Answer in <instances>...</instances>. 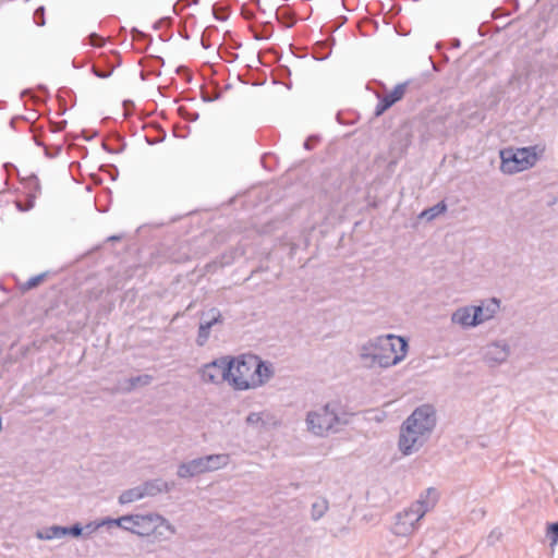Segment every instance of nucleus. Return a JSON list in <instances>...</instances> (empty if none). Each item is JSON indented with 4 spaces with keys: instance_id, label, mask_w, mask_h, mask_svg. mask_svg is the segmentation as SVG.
<instances>
[{
    "instance_id": "obj_18",
    "label": "nucleus",
    "mask_w": 558,
    "mask_h": 558,
    "mask_svg": "<svg viewBox=\"0 0 558 558\" xmlns=\"http://www.w3.org/2000/svg\"><path fill=\"white\" fill-rule=\"evenodd\" d=\"M447 210V205L444 201L437 203L436 205L423 210L420 214V218L425 219L427 221L434 220L439 215L444 214Z\"/></svg>"
},
{
    "instance_id": "obj_41",
    "label": "nucleus",
    "mask_w": 558,
    "mask_h": 558,
    "mask_svg": "<svg viewBox=\"0 0 558 558\" xmlns=\"http://www.w3.org/2000/svg\"><path fill=\"white\" fill-rule=\"evenodd\" d=\"M132 34H133V38H134V39H140V38H144V37H146V35H145L144 33H142L141 31H138V29H136V28H134V29L132 31Z\"/></svg>"
},
{
    "instance_id": "obj_13",
    "label": "nucleus",
    "mask_w": 558,
    "mask_h": 558,
    "mask_svg": "<svg viewBox=\"0 0 558 558\" xmlns=\"http://www.w3.org/2000/svg\"><path fill=\"white\" fill-rule=\"evenodd\" d=\"M143 495L144 497H154L161 493H169L173 489L174 483L173 482H167L161 478H155L150 481H146L142 485Z\"/></svg>"
},
{
    "instance_id": "obj_5",
    "label": "nucleus",
    "mask_w": 558,
    "mask_h": 558,
    "mask_svg": "<svg viewBox=\"0 0 558 558\" xmlns=\"http://www.w3.org/2000/svg\"><path fill=\"white\" fill-rule=\"evenodd\" d=\"M537 146L521 148H504L500 150V170L507 174H513L532 168L538 160Z\"/></svg>"
},
{
    "instance_id": "obj_24",
    "label": "nucleus",
    "mask_w": 558,
    "mask_h": 558,
    "mask_svg": "<svg viewBox=\"0 0 558 558\" xmlns=\"http://www.w3.org/2000/svg\"><path fill=\"white\" fill-rule=\"evenodd\" d=\"M246 423L251 426H264L265 425V421L263 418V413L260 412H251L247 416H246Z\"/></svg>"
},
{
    "instance_id": "obj_9",
    "label": "nucleus",
    "mask_w": 558,
    "mask_h": 558,
    "mask_svg": "<svg viewBox=\"0 0 558 558\" xmlns=\"http://www.w3.org/2000/svg\"><path fill=\"white\" fill-rule=\"evenodd\" d=\"M230 375H232V361L227 356L216 359L201 369L204 383L220 384L225 380L230 383Z\"/></svg>"
},
{
    "instance_id": "obj_10",
    "label": "nucleus",
    "mask_w": 558,
    "mask_h": 558,
    "mask_svg": "<svg viewBox=\"0 0 558 558\" xmlns=\"http://www.w3.org/2000/svg\"><path fill=\"white\" fill-rule=\"evenodd\" d=\"M510 354L511 347L505 339L492 341L483 348V360L489 367L506 363Z\"/></svg>"
},
{
    "instance_id": "obj_46",
    "label": "nucleus",
    "mask_w": 558,
    "mask_h": 558,
    "mask_svg": "<svg viewBox=\"0 0 558 558\" xmlns=\"http://www.w3.org/2000/svg\"><path fill=\"white\" fill-rule=\"evenodd\" d=\"M202 98H203V100H204V101H206V102H208V101H213V100H214V98L208 97V96H206V95H204V94H203ZM217 98H218V97H215V99H217Z\"/></svg>"
},
{
    "instance_id": "obj_39",
    "label": "nucleus",
    "mask_w": 558,
    "mask_h": 558,
    "mask_svg": "<svg viewBox=\"0 0 558 558\" xmlns=\"http://www.w3.org/2000/svg\"><path fill=\"white\" fill-rule=\"evenodd\" d=\"M170 24L171 23V19L170 17H163L161 20H159L158 22L155 23V28H160L162 26V24Z\"/></svg>"
},
{
    "instance_id": "obj_35",
    "label": "nucleus",
    "mask_w": 558,
    "mask_h": 558,
    "mask_svg": "<svg viewBox=\"0 0 558 558\" xmlns=\"http://www.w3.org/2000/svg\"><path fill=\"white\" fill-rule=\"evenodd\" d=\"M89 41L92 46L101 47L104 45V38L93 33L89 35Z\"/></svg>"
},
{
    "instance_id": "obj_36",
    "label": "nucleus",
    "mask_w": 558,
    "mask_h": 558,
    "mask_svg": "<svg viewBox=\"0 0 558 558\" xmlns=\"http://www.w3.org/2000/svg\"><path fill=\"white\" fill-rule=\"evenodd\" d=\"M500 536H501V532L499 530H493L487 537V543L489 545H493V544H495V542H497L500 538Z\"/></svg>"
},
{
    "instance_id": "obj_33",
    "label": "nucleus",
    "mask_w": 558,
    "mask_h": 558,
    "mask_svg": "<svg viewBox=\"0 0 558 558\" xmlns=\"http://www.w3.org/2000/svg\"><path fill=\"white\" fill-rule=\"evenodd\" d=\"M388 109L389 107L383 101V98L378 96V102L374 111L375 117H380Z\"/></svg>"
},
{
    "instance_id": "obj_15",
    "label": "nucleus",
    "mask_w": 558,
    "mask_h": 558,
    "mask_svg": "<svg viewBox=\"0 0 558 558\" xmlns=\"http://www.w3.org/2000/svg\"><path fill=\"white\" fill-rule=\"evenodd\" d=\"M65 536V526L51 525L48 527L40 529L36 532V537L41 541H51L54 538H61Z\"/></svg>"
},
{
    "instance_id": "obj_29",
    "label": "nucleus",
    "mask_w": 558,
    "mask_h": 558,
    "mask_svg": "<svg viewBox=\"0 0 558 558\" xmlns=\"http://www.w3.org/2000/svg\"><path fill=\"white\" fill-rule=\"evenodd\" d=\"M34 21L38 26L45 25L46 22H45V8L44 7H39L35 10Z\"/></svg>"
},
{
    "instance_id": "obj_31",
    "label": "nucleus",
    "mask_w": 558,
    "mask_h": 558,
    "mask_svg": "<svg viewBox=\"0 0 558 558\" xmlns=\"http://www.w3.org/2000/svg\"><path fill=\"white\" fill-rule=\"evenodd\" d=\"M276 17L279 22H283V21H287L286 22V26L287 27H292L295 23L293 16L290 14V13H286L284 15H280L278 12L276 13Z\"/></svg>"
},
{
    "instance_id": "obj_12",
    "label": "nucleus",
    "mask_w": 558,
    "mask_h": 558,
    "mask_svg": "<svg viewBox=\"0 0 558 558\" xmlns=\"http://www.w3.org/2000/svg\"><path fill=\"white\" fill-rule=\"evenodd\" d=\"M208 472L203 457L179 464L177 475L180 478H190Z\"/></svg>"
},
{
    "instance_id": "obj_28",
    "label": "nucleus",
    "mask_w": 558,
    "mask_h": 558,
    "mask_svg": "<svg viewBox=\"0 0 558 558\" xmlns=\"http://www.w3.org/2000/svg\"><path fill=\"white\" fill-rule=\"evenodd\" d=\"M45 276V274H40L29 278L24 284L25 289H33L37 287L44 280Z\"/></svg>"
},
{
    "instance_id": "obj_49",
    "label": "nucleus",
    "mask_w": 558,
    "mask_h": 558,
    "mask_svg": "<svg viewBox=\"0 0 558 558\" xmlns=\"http://www.w3.org/2000/svg\"><path fill=\"white\" fill-rule=\"evenodd\" d=\"M28 93H29V90H23L22 96H24L25 94H28Z\"/></svg>"
},
{
    "instance_id": "obj_3",
    "label": "nucleus",
    "mask_w": 558,
    "mask_h": 558,
    "mask_svg": "<svg viewBox=\"0 0 558 558\" xmlns=\"http://www.w3.org/2000/svg\"><path fill=\"white\" fill-rule=\"evenodd\" d=\"M232 361L230 384L238 390H247L263 386L274 372L270 364L253 354H244Z\"/></svg>"
},
{
    "instance_id": "obj_16",
    "label": "nucleus",
    "mask_w": 558,
    "mask_h": 558,
    "mask_svg": "<svg viewBox=\"0 0 558 558\" xmlns=\"http://www.w3.org/2000/svg\"><path fill=\"white\" fill-rule=\"evenodd\" d=\"M408 83H400L395 86V88L384 96H380L383 98V101L390 108L396 102L401 100L407 92Z\"/></svg>"
},
{
    "instance_id": "obj_34",
    "label": "nucleus",
    "mask_w": 558,
    "mask_h": 558,
    "mask_svg": "<svg viewBox=\"0 0 558 558\" xmlns=\"http://www.w3.org/2000/svg\"><path fill=\"white\" fill-rule=\"evenodd\" d=\"M179 110H180V112H181V116H182L185 120H187V121L194 122V121L198 120V118H199V113H198V112H196V111L189 112V111H186V110H185V109H183V108H180Z\"/></svg>"
},
{
    "instance_id": "obj_14",
    "label": "nucleus",
    "mask_w": 558,
    "mask_h": 558,
    "mask_svg": "<svg viewBox=\"0 0 558 558\" xmlns=\"http://www.w3.org/2000/svg\"><path fill=\"white\" fill-rule=\"evenodd\" d=\"M208 472L217 471L229 464L230 457L226 453L208 454L203 457Z\"/></svg>"
},
{
    "instance_id": "obj_7",
    "label": "nucleus",
    "mask_w": 558,
    "mask_h": 558,
    "mask_svg": "<svg viewBox=\"0 0 558 558\" xmlns=\"http://www.w3.org/2000/svg\"><path fill=\"white\" fill-rule=\"evenodd\" d=\"M429 507L428 501L424 499L416 500L409 508L396 514L391 532L397 536H408L412 534L416 530L418 521L425 515Z\"/></svg>"
},
{
    "instance_id": "obj_45",
    "label": "nucleus",
    "mask_w": 558,
    "mask_h": 558,
    "mask_svg": "<svg viewBox=\"0 0 558 558\" xmlns=\"http://www.w3.org/2000/svg\"><path fill=\"white\" fill-rule=\"evenodd\" d=\"M34 141H35L37 146H41V147L45 148L46 145L38 137L34 136Z\"/></svg>"
},
{
    "instance_id": "obj_42",
    "label": "nucleus",
    "mask_w": 558,
    "mask_h": 558,
    "mask_svg": "<svg viewBox=\"0 0 558 558\" xmlns=\"http://www.w3.org/2000/svg\"><path fill=\"white\" fill-rule=\"evenodd\" d=\"M132 34H133V38H134V39H140V38H144V37H146V35H145L144 33H142L141 31H138V29H136V28H134V29L132 31Z\"/></svg>"
},
{
    "instance_id": "obj_40",
    "label": "nucleus",
    "mask_w": 558,
    "mask_h": 558,
    "mask_svg": "<svg viewBox=\"0 0 558 558\" xmlns=\"http://www.w3.org/2000/svg\"><path fill=\"white\" fill-rule=\"evenodd\" d=\"M269 25H270L269 23L265 24V26H264V32H265V34H264L263 36L255 35V38H256V39H266V38H269L270 33H268V29H267V27H268Z\"/></svg>"
},
{
    "instance_id": "obj_6",
    "label": "nucleus",
    "mask_w": 558,
    "mask_h": 558,
    "mask_svg": "<svg viewBox=\"0 0 558 558\" xmlns=\"http://www.w3.org/2000/svg\"><path fill=\"white\" fill-rule=\"evenodd\" d=\"M499 300L493 298L487 304V311L489 312L487 314H484L483 306L470 305L459 307L451 314V322L464 329L476 327L493 318L499 310Z\"/></svg>"
},
{
    "instance_id": "obj_47",
    "label": "nucleus",
    "mask_w": 558,
    "mask_h": 558,
    "mask_svg": "<svg viewBox=\"0 0 558 558\" xmlns=\"http://www.w3.org/2000/svg\"><path fill=\"white\" fill-rule=\"evenodd\" d=\"M435 493H436V490L434 488H428L427 489V494H435Z\"/></svg>"
},
{
    "instance_id": "obj_1",
    "label": "nucleus",
    "mask_w": 558,
    "mask_h": 558,
    "mask_svg": "<svg viewBox=\"0 0 558 558\" xmlns=\"http://www.w3.org/2000/svg\"><path fill=\"white\" fill-rule=\"evenodd\" d=\"M436 422V410L432 404L417 407L401 425L400 451L405 456L416 452L432 435Z\"/></svg>"
},
{
    "instance_id": "obj_51",
    "label": "nucleus",
    "mask_w": 558,
    "mask_h": 558,
    "mask_svg": "<svg viewBox=\"0 0 558 558\" xmlns=\"http://www.w3.org/2000/svg\"><path fill=\"white\" fill-rule=\"evenodd\" d=\"M252 2L259 4V0H252Z\"/></svg>"
},
{
    "instance_id": "obj_26",
    "label": "nucleus",
    "mask_w": 558,
    "mask_h": 558,
    "mask_svg": "<svg viewBox=\"0 0 558 558\" xmlns=\"http://www.w3.org/2000/svg\"><path fill=\"white\" fill-rule=\"evenodd\" d=\"M213 14L217 21H226L229 17L228 9L225 7H218L217 4L213 7Z\"/></svg>"
},
{
    "instance_id": "obj_23",
    "label": "nucleus",
    "mask_w": 558,
    "mask_h": 558,
    "mask_svg": "<svg viewBox=\"0 0 558 558\" xmlns=\"http://www.w3.org/2000/svg\"><path fill=\"white\" fill-rule=\"evenodd\" d=\"M105 525H107L106 518L100 520V521L88 522L85 526H83V529H84V537L85 538L89 537L98 529H100L101 526H105Z\"/></svg>"
},
{
    "instance_id": "obj_53",
    "label": "nucleus",
    "mask_w": 558,
    "mask_h": 558,
    "mask_svg": "<svg viewBox=\"0 0 558 558\" xmlns=\"http://www.w3.org/2000/svg\"><path fill=\"white\" fill-rule=\"evenodd\" d=\"M202 45H203L205 48H207V46L205 45L204 39H202Z\"/></svg>"
},
{
    "instance_id": "obj_4",
    "label": "nucleus",
    "mask_w": 558,
    "mask_h": 558,
    "mask_svg": "<svg viewBox=\"0 0 558 558\" xmlns=\"http://www.w3.org/2000/svg\"><path fill=\"white\" fill-rule=\"evenodd\" d=\"M348 423L347 414L338 402H328L306 415L307 429L320 437L338 432Z\"/></svg>"
},
{
    "instance_id": "obj_32",
    "label": "nucleus",
    "mask_w": 558,
    "mask_h": 558,
    "mask_svg": "<svg viewBox=\"0 0 558 558\" xmlns=\"http://www.w3.org/2000/svg\"><path fill=\"white\" fill-rule=\"evenodd\" d=\"M61 150H62L61 145L53 146L52 148L45 146V155L49 158L57 157L61 153Z\"/></svg>"
},
{
    "instance_id": "obj_2",
    "label": "nucleus",
    "mask_w": 558,
    "mask_h": 558,
    "mask_svg": "<svg viewBox=\"0 0 558 558\" xmlns=\"http://www.w3.org/2000/svg\"><path fill=\"white\" fill-rule=\"evenodd\" d=\"M407 352L408 341L403 337L386 335L363 343L360 348V357L366 367L387 368L400 363Z\"/></svg>"
},
{
    "instance_id": "obj_30",
    "label": "nucleus",
    "mask_w": 558,
    "mask_h": 558,
    "mask_svg": "<svg viewBox=\"0 0 558 558\" xmlns=\"http://www.w3.org/2000/svg\"><path fill=\"white\" fill-rule=\"evenodd\" d=\"M92 72L94 73V75H96L99 78H107V77L111 76V74L113 72V68H111L109 70H100L97 65H93Z\"/></svg>"
},
{
    "instance_id": "obj_37",
    "label": "nucleus",
    "mask_w": 558,
    "mask_h": 558,
    "mask_svg": "<svg viewBox=\"0 0 558 558\" xmlns=\"http://www.w3.org/2000/svg\"><path fill=\"white\" fill-rule=\"evenodd\" d=\"M165 532H167V531L163 527H159L157 530V532H153L151 534L154 535V537L156 539H159V541L163 539V541H166V539L169 538V536L165 535Z\"/></svg>"
},
{
    "instance_id": "obj_25",
    "label": "nucleus",
    "mask_w": 558,
    "mask_h": 558,
    "mask_svg": "<svg viewBox=\"0 0 558 558\" xmlns=\"http://www.w3.org/2000/svg\"><path fill=\"white\" fill-rule=\"evenodd\" d=\"M546 536L550 541L551 545H556L558 543V522L548 524Z\"/></svg>"
},
{
    "instance_id": "obj_11",
    "label": "nucleus",
    "mask_w": 558,
    "mask_h": 558,
    "mask_svg": "<svg viewBox=\"0 0 558 558\" xmlns=\"http://www.w3.org/2000/svg\"><path fill=\"white\" fill-rule=\"evenodd\" d=\"M222 322L223 318L221 312L216 307H213L209 311L202 313L201 323L196 337V344L198 347H204L209 339L210 329L217 324H222Z\"/></svg>"
},
{
    "instance_id": "obj_22",
    "label": "nucleus",
    "mask_w": 558,
    "mask_h": 558,
    "mask_svg": "<svg viewBox=\"0 0 558 558\" xmlns=\"http://www.w3.org/2000/svg\"><path fill=\"white\" fill-rule=\"evenodd\" d=\"M151 380H153V376L147 375V374L131 377L129 379L130 389H133L137 386H147L151 383Z\"/></svg>"
},
{
    "instance_id": "obj_43",
    "label": "nucleus",
    "mask_w": 558,
    "mask_h": 558,
    "mask_svg": "<svg viewBox=\"0 0 558 558\" xmlns=\"http://www.w3.org/2000/svg\"><path fill=\"white\" fill-rule=\"evenodd\" d=\"M66 125V121L63 120L61 122H59L58 124H56V126L52 129L53 132H59V131H62Z\"/></svg>"
},
{
    "instance_id": "obj_8",
    "label": "nucleus",
    "mask_w": 558,
    "mask_h": 558,
    "mask_svg": "<svg viewBox=\"0 0 558 558\" xmlns=\"http://www.w3.org/2000/svg\"><path fill=\"white\" fill-rule=\"evenodd\" d=\"M131 520L132 533L140 536H149L153 532H157L159 527H163L169 535L177 533V529L165 517L158 513L132 514Z\"/></svg>"
},
{
    "instance_id": "obj_20",
    "label": "nucleus",
    "mask_w": 558,
    "mask_h": 558,
    "mask_svg": "<svg viewBox=\"0 0 558 558\" xmlns=\"http://www.w3.org/2000/svg\"><path fill=\"white\" fill-rule=\"evenodd\" d=\"M330 48L327 43L319 41L316 44V47L314 49V58L316 60L323 61L326 60L330 56Z\"/></svg>"
},
{
    "instance_id": "obj_50",
    "label": "nucleus",
    "mask_w": 558,
    "mask_h": 558,
    "mask_svg": "<svg viewBox=\"0 0 558 558\" xmlns=\"http://www.w3.org/2000/svg\"><path fill=\"white\" fill-rule=\"evenodd\" d=\"M10 125L14 128V120H11Z\"/></svg>"
},
{
    "instance_id": "obj_52",
    "label": "nucleus",
    "mask_w": 558,
    "mask_h": 558,
    "mask_svg": "<svg viewBox=\"0 0 558 558\" xmlns=\"http://www.w3.org/2000/svg\"><path fill=\"white\" fill-rule=\"evenodd\" d=\"M487 313H489V312L487 311V306H486V307H484V314H487Z\"/></svg>"
},
{
    "instance_id": "obj_17",
    "label": "nucleus",
    "mask_w": 558,
    "mask_h": 558,
    "mask_svg": "<svg viewBox=\"0 0 558 558\" xmlns=\"http://www.w3.org/2000/svg\"><path fill=\"white\" fill-rule=\"evenodd\" d=\"M142 498H144V495H143L142 486L140 485V486H136V487H133V488L124 490L119 496V502L121 505H125V504L134 502L136 500L142 499Z\"/></svg>"
},
{
    "instance_id": "obj_19",
    "label": "nucleus",
    "mask_w": 558,
    "mask_h": 558,
    "mask_svg": "<svg viewBox=\"0 0 558 558\" xmlns=\"http://www.w3.org/2000/svg\"><path fill=\"white\" fill-rule=\"evenodd\" d=\"M131 520H133L132 514L123 515L118 519L106 518L107 526H119L130 532L133 530V527H131Z\"/></svg>"
},
{
    "instance_id": "obj_27",
    "label": "nucleus",
    "mask_w": 558,
    "mask_h": 558,
    "mask_svg": "<svg viewBox=\"0 0 558 558\" xmlns=\"http://www.w3.org/2000/svg\"><path fill=\"white\" fill-rule=\"evenodd\" d=\"M71 535L73 537H84V529L80 523H75L72 526H65V536Z\"/></svg>"
},
{
    "instance_id": "obj_21",
    "label": "nucleus",
    "mask_w": 558,
    "mask_h": 558,
    "mask_svg": "<svg viewBox=\"0 0 558 558\" xmlns=\"http://www.w3.org/2000/svg\"><path fill=\"white\" fill-rule=\"evenodd\" d=\"M328 510V504L326 500L316 501L312 505V519L319 520Z\"/></svg>"
},
{
    "instance_id": "obj_44",
    "label": "nucleus",
    "mask_w": 558,
    "mask_h": 558,
    "mask_svg": "<svg viewBox=\"0 0 558 558\" xmlns=\"http://www.w3.org/2000/svg\"><path fill=\"white\" fill-rule=\"evenodd\" d=\"M312 144H311V138H307L305 142H304V148L305 149H312Z\"/></svg>"
},
{
    "instance_id": "obj_48",
    "label": "nucleus",
    "mask_w": 558,
    "mask_h": 558,
    "mask_svg": "<svg viewBox=\"0 0 558 558\" xmlns=\"http://www.w3.org/2000/svg\"><path fill=\"white\" fill-rule=\"evenodd\" d=\"M38 88L41 89V90H45V92L47 90V88L44 85H39Z\"/></svg>"
},
{
    "instance_id": "obj_38",
    "label": "nucleus",
    "mask_w": 558,
    "mask_h": 558,
    "mask_svg": "<svg viewBox=\"0 0 558 558\" xmlns=\"http://www.w3.org/2000/svg\"><path fill=\"white\" fill-rule=\"evenodd\" d=\"M242 15L246 20H252L255 16L254 13L252 11L247 10L244 5L242 7Z\"/></svg>"
},
{
    "instance_id": "obj_54",
    "label": "nucleus",
    "mask_w": 558,
    "mask_h": 558,
    "mask_svg": "<svg viewBox=\"0 0 558 558\" xmlns=\"http://www.w3.org/2000/svg\"><path fill=\"white\" fill-rule=\"evenodd\" d=\"M192 2H196L197 0H191Z\"/></svg>"
}]
</instances>
